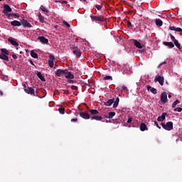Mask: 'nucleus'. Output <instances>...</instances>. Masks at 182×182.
Masks as SVG:
<instances>
[{
  "label": "nucleus",
  "mask_w": 182,
  "mask_h": 182,
  "mask_svg": "<svg viewBox=\"0 0 182 182\" xmlns=\"http://www.w3.org/2000/svg\"><path fill=\"white\" fill-rule=\"evenodd\" d=\"M1 53H3V55H5L6 56H9V51H8L6 48H1Z\"/></svg>",
  "instance_id": "bb28decb"
},
{
  "label": "nucleus",
  "mask_w": 182,
  "mask_h": 182,
  "mask_svg": "<svg viewBox=\"0 0 182 182\" xmlns=\"http://www.w3.org/2000/svg\"><path fill=\"white\" fill-rule=\"evenodd\" d=\"M166 116H167V113L166 112L162 113L161 116L158 117L157 121L164 122V120H166Z\"/></svg>",
  "instance_id": "dca6fc26"
},
{
  "label": "nucleus",
  "mask_w": 182,
  "mask_h": 182,
  "mask_svg": "<svg viewBox=\"0 0 182 182\" xmlns=\"http://www.w3.org/2000/svg\"><path fill=\"white\" fill-rule=\"evenodd\" d=\"M8 41L11 43V44L13 45V46H19V43L16 41V39L12 37L9 38Z\"/></svg>",
  "instance_id": "1a4fd4ad"
},
{
  "label": "nucleus",
  "mask_w": 182,
  "mask_h": 182,
  "mask_svg": "<svg viewBox=\"0 0 182 182\" xmlns=\"http://www.w3.org/2000/svg\"><path fill=\"white\" fill-rule=\"evenodd\" d=\"M63 23H64L67 28H70V24H69L67 21H64Z\"/></svg>",
  "instance_id": "58836bf2"
},
{
  "label": "nucleus",
  "mask_w": 182,
  "mask_h": 182,
  "mask_svg": "<svg viewBox=\"0 0 182 182\" xmlns=\"http://www.w3.org/2000/svg\"><path fill=\"white\" fill-rule=\"evenodd\" d=\"M178 104H180V100H176L173 104H172V107L174 109L176 106H177Z\"/></svg>",
  "instance_id": "72a5a7b5"
},
{
  "label": "nucleus",
  "mask_w": 182,
  "mask_h": 182,
  "mask_svg": "<svg viewBox=\"0 0 182 182\" xmlns=\"http://www.w3.org/2000/svg\"><path fill=\"white\" fill-rule=\"evenodd\" d=\"M167 63V61H164L160 64V66H163V65H166Z\"/></svg>",
  "instance_id": "09e8293b"
},
{
  "label": "nucleus",
  "mask_w": 182,
  "mask_h": 182,
  "mask_svg": "<svg viewBox=\"0 0 182 182\" xmlns=\"http://www.w3.org/2000/svg\"><path fill=\"white\" fill-rule=\"evenodd\" d=\"M12 58H13L14 59H18V55H16V54H13V55H12Z\"/></svg>",
  "instance_id": "49530a36"
},
{
  "label": "nucleus",
  "mask_w": 182,
  "mask_h": 182,
  "mask_svg": "<svg viewBox=\"0 0 182 182\" xmlns=\"http://www.w3.org/2000/svg\"><path fill=\"white\" fill-rule=\"evenodd\" d=\"M161 124L164 130H167L168 132L173 130V123L171 122H168L166 123L161 122Z\"/></svg>",
  "instance_id": "20e7f679"
},
{
  "label": "nucleus",
  "mask_w": 182,
  "mask_h": 182,
  "mask_svg": "<svg viewBox=\"0 0 182 182\" xmlns=\"http://www.w3.org/2000/svg\"><path fill=\"white\" fill-rule=\"evenodd\" d=\"M8 12H12V9H11V6L8 4L4 5V9H3V14H8Z\"/></svg>",
  "instance_id": "9b49d317"
},
{
  "label": "nucleus",
  "mask_w": 182,
  "mask_h": 182,
  "mask_svg": "<svg viewBox=\"0 0 182 182\" xmlns=\"http://www.w3.org/2000/svg\"><path fill=\"white\" fill-rule=\"evenodd\" d=\"M65 79H75V75L72 74V72H69L68 70L64 74Z\"/></svg>",
  "instance_id": "9d476101"
},
{
  "label": "nucleus",
  "mask_w": 182,
  "mask_h": 182,
  "mask_svg": "<svg viewBox=\"0 0 182 182\" xmlns=\"http://www.w3.org/2000/svg\"><path fill=\"white\" fill-rule=\"evenodd\" d=\"M133 122V119L132 117H129L127 120V123H132Z\"/></svg>",
  "instance_id": "a18cd8bd"
},
{
  "label": "nucleus",
  "mask_w": 182,
  "mask_h": 182,
  "mask_svg": "<svg viewBox=\"0 0 182 182\" xmlns=\"http://www.w3.org/2000/svg\"><path fill=\"white\" fill-rule=\"evenodd\" d=\"M174 112H178L180 113V112H182V108L181 107L175 108Z\"/></svg>",
  "instance_id": "4c0bfd02"
},
{
  "label": "nucleus",
  "mask_w": 182,
  "mask_h": 182,
  "mask_svg": "<svg viewBox=\"0 0 182 182\" xmlns=\"http://www.w3.org/2000/svg\"><path fill=\"white\" fill-rule=\"evenodd\" d=\"M36 75L41 80L42 82H46L45 77L42 75V73L39 71L37 72Z\"/></svg>",
  "instance_id": "b1692460"
},
{
  "label": "nucleus",
  "mask_w": 182,
  "mask_h": 182,
  "mask_svg": "<svg viewBox=\"0 0 182 182\" xmlns=\"http://www.w3.org/2000/svg\"><path fill=\"white\" fill-rule=\"evenodd\" d=\"M114 103V98L109 100L107 102L104 103L105 106H112Z\"/></svg>",
  "instance_id": "412c9836"
},
{
  "label": "nucleus",
  "mask_w": 182,
  "mask_h": 182,
  "mask_svg": "<svg viewBox=\"0 0 182 182\" xmlns=\"http://www.w3.org/2000/svg\"><path fill=\"white\" fill-rule=\"evenodd\" d=\"M147 90L153 93V95H157V90L150 85H148L146 87Z\"/></svg>",
  "instance_id": "2eb2a0df"
},
{
  "label": "nucleus",
  "mask_w": 182,
  "mask_h": 182,
  "mask_svg": "<svg viewBox=\"0 0 182 182\" xmlns=\"http://www.w3.org/2000/svg\"><path fill=\"white\" fill-rule=\"evenodd\" d=\"M95 8H97V9L98 11H100V9H102V6L97 4V5L95 6Z\"/></svg>",
  "instance_id": "ea45409f"
},
{
  "label": "nucleus",
  "mask_w": 182,
  "mask_h": 182,
  "mask_svg": "<svg viewBox=\"0 0 182 182\" xmlns=\"http://www.w3.org/2000/svg\"><path fill=\"white\" fill-rule=\"evenodd\" d=\"M169 29L171 31H175L176 32H182V28H176V26H170Z\"/></svg>",
  "instance_id": "4be33fe9"
},
{
  "label": "nucleus",
  "mask_w": 182,
  "mask_h": 182,
  "mask_svg": "<svg viewBox=\"0 0 182 182\" xmlns=\"http://www.w3.org/2000/svg\"><path fill=\"white\" fill-rule=\"evenodd\" d=\"M11 25H12V26H21L22 23H21V21L20 22L15 20L11 22Z\"/></svg>",
  "instance_id": "6ab92c4d"
},
{
  "label": "nucleus",
  "mask_w": 182,
  "mask_h": 182,
  "mask_svg": "<svg viewBox=\"0 0 182 182\" xmlns=\"http://www.w3.org/2000/svg\"><path fill=\"white\" fill-rule=\"evenodd\" d=\"M134 44L136 48H138V49H141L143 48V46H141V43H140L137 40H134Z\"/></svg>",
  "instance_id": "aec40b11"
},
{
  "label": "nucleus",
  "mask_w": 182,
  "mask_h": 182,
  "mask_svg": "<svg viewBox=\"0 0 182 182\" xmlns=\"http://www.w3.org/2000/svg\"><path fill=\"white\" fill-rule=\"evenodd\" d=\"M5 15L7 16L8 19H12V16H18L16 14L9 13H6Z\"/></svg>",
  "instance_id": "7c9ffc66"
},
{
  "label": "nucleus",
  "mask_w": 182,
  "mask_h": 182,
  "mask_svg": "<svg viewBox=\"0 0 182 182\" xmlns=\"http://www.w3.org/2000/svg\"><path fill=\"white\" fill-rule=\"evenodd\" d=\"M71 89H72L73 90H77V86H75V85H72V86H71Z\"/></svg>",
  "instance_id": "37998d69"
},
{
  "label": "nucleus",
  "mask_w": 182,
  "mask_h": 182,
  "mask_svg": "<svg viewBox=\"0 0 182 182\" xmlns=\"http://www.w3.org/2000/svg\"><path fill=\"white\" fill-rule=\"evenodd\" d=\"M165 46H168V48H173L174 47V44L172 42H164L163 43Z\"/></svg>",
  "instance_id": "a878e982"
},
{
  "label": "nucleus",
  "mask_w": 182,
  "mask_h": 182,
  "mask_svg": "<svg viewBox=\"0 0 182 182\" xmlns=\"http://www.w3.org/2000/svg\"><path fill=\"white\" fill-rule=\"evenodd\" d=\"M31 56H32L34 59H38V53H35V51H31Z\"/></svg>",
  "instance_id": "2f4dec72"
},
{
  "label": "nucleus",
  "mask_w": 182,
  "mask_h": 182,
  "mask_svg": "<svg viewBox=\"0 0 182 182\" xmlns=\"http://www.w3.org/2000/svg\"><path fill=\"white\" fill-rule=\"evenodd\" d=\"M155 23H156V26L160 27V26H163V21L160 18H156L155 20Z\"/></svg>",
  "instance_id": "393cba45"
},
{
  "label": "nucleus",
  "mask_w": 182,
  "mask_h": 182,
  "mask_svg": "<svg viewBox=\"0 0 182 182\" xmlns=\"http://www.w3.org/2000/svg\"><path fill=\"white\" fill-rule=\"evenodd\" d=\"M0 59H2L3 60H6V62H9V57L2 53H0Z\"/></svg>",
  "instance_id": "a211bd4d"
},
{
  "label": "nucleus",
  "mask_w": 182,
  "mask_h": 182,
  "mask_svg": "<svg viewBox=\"0 0 182 182\" xmlns=\"http://www.w3.org/2000/svg\"><path fill=\"white\" fill-rule=\"evenodd\" d=\"M58 112L60 114H65V108H59Z\"/></svg>",
  "instance_id": "e433bc0d"
},
{
  "label": "nucleus",
  "mask_w": 182,
  "mask_h": 182,
  "mask_svg": "<svg viewBox=\"0 0 182 182\" xmlns=\"http://www.w3.org/2000/svg\"><path fill=\"white\" fill-rule=\"evenodd\" d=\"M23 87L24 90H25V89H28V88H26V83H23Z\"/></svg>",
  "instance_id": "3c124183"
},
{
  "label": "nucleus",
  "mask_w": 182,
  "mask_h": 182,
  "mask_svg": "<svg viewBox=\"0 0 182 182\" xmlns=\"http://www.w3.org/2000/svg\"><path fill=\"white\" fill-rule=\"evenodd\" d=\"M104 80H113V77L110 75H107L104 77Z\"/></svg>",
  "instance_id": "f704fd0d"
},
{
  "label": "nucleus",
  "mask_w": 182,
  "mask_h": 182,
  "mask_svg": "<svg viewBox=\"0 0 182 182\" xmlns=\"http://www.w3.org/2000/svg\"><path fill=\"white\" fill-rule=\"evenodd\" d=\"M2 0H0V2Z\"/></svg>",
  "instance_id": "4d7b16f0"
},
{
  "label": "nucleus",
  "mask_w": 182,
  "mask_h": 182,
  "mask_svg": "<svg viewBox=\"0 0 182 182\" xmlns=\"http://www.w3.org/2000/svg\"><path fill=\"white\" fill-rule=\"evenodd\" d=\"M38 40L40 41L41 43H44L45 45H48V43H49V40H48V38H45L44 36L38 37Z\"/></svg>",
  "instance_id": "ddd939ff"
},
{
  "label": "nucleus",
  "mask_w": 182,
  "mask_h": 182,
  "mask_svg": "<svg viewBox=\"0 0 182 182\" xmlns=\"http://www.w3.org/2000/svg\"><path fill=\"white\" fill-rule=\"evenodd\" d=\"M127 26H128V28H132V22L127 21Z\"/></svg>",
  "instance_id": "c03bdc74"
},
{
  "label": "nucleus",
  "mask_w": 182,
  "mask_h": 182,
  "mask_svg": "<svg viewBox=\"0 0 182 182\" xmlns=\"http://www.w3.org/2000/svg\"><path fill=\"white\" fill-rule=\"evenodd\" d=\"M89 112H80V116L85 120H89V119H90V120H97V122H102V120H103V117L98 115L100 114V112L97 111V109H90Z\"/></svg>",
  "instance_id": "f257e3e1"
},
{
  "label": "nucleus",
  "mask_w": 182,
  "mask_h": 182,
  "mask_svg": "<svg viewBox=\"0 0 182 182\" xmlns=\"http://www.w3.org/2000/svg\"><path fill=\"white\" fill-rule=\"evenodd\" d=\"M170 36H171V41H173V42H174L176 40V38L174 37V36L170 34Z\"/></svg>",
  "instance_id": "79ce46f5"
},
{
  "label": "nucleus",
  "mask_w": 182,
  "mask_h": 182,
  "mask_svg": "<svg viewBox=\"0 0 182 182\" xmlns=\"http://www.w3.org/2000/svg\"><path fill=\"white\" fill-rule=\"evenodd\" d=\"M73 82H74V80H68V83H73Z\"/></svg>",
  "instance_id": "864d4df0"
},
{
  "label": "nucleus",
  "mask_w": 182,
  "mask_h": 182,
  "mask_svg": "<svg viewBox=\"0 0 182 182\" xmlns=\"http://www.w3.org/2000/svg\"><path fill=\"white\" fill-rule=\"evenodd\" d=\"M38 18L40 22H41V23H43V22H45V17L43 16H42L41 14H38Z\"/></svg>",
  "instance_id": "c85d7f7f"
},
{
  "label": "nucleus",
  "mask_w": 182,
  "mask_h": 182,
  "mask_svg": "<svg viewBox=\"0 0 182 182\" xmlns=\"http://www.w3.org/2000/svg\"><path fill=\"white\" fill-rule=\"evenodd\" d=\"M30 63H31V65H33V66H35V68H36V65H35V64L33 63V61H32V60H30Z\"/></svg>",
  "instance_id": "de8ad7c7"
},
{
  "label": "nucleus",
  "mask_w": 182,
  "mask_h": 182,
  "mask_svg": "<svg viewBox=\"0 0 182 182\" xmlns=\"http://www.w3.org/2000/svg\"><path fill=\"white\" fill-rule=\"evenodd\" d=\"M154 124L155 126H156V127H158V129H161V127L159 125V122H157V121L154 122Z\"/></svg>",
  "instance_id": "a19ab883"
},
{
  "label": "nucleus",
  "mask_w": 182,
  "mask_h": 182,
  "mask_svg": "<svg viewBox=\"0 0 182 182\" xmlns=\"http://www.w3.org/2000/svg\"><path fill=\"white\" fill-rule=\"evenodd\" d=\"M118 89L119 90H121V92H127V90H129L127 87L124 85H119Z\"/></svg>",
  "instance_id": "5701e85b"
},
{
  "label": "nucleus",
  "mask_w": 182,
  "mask_h": 182,
  "mask_svg": "<svg viewBox=\"0 0 182 182\" xmlns=\"http://www.w3.org/2000/svg\"><path fill=\"white\" fill-rule=\"evenodd\" d=\"M67 69L62 70V69H58L55 70V73L58 77H61V76H65V73H66Z\"/></svg>",
  "instance_id": "39448f33"
},
{
  "label": "nucleus",
  "mask_w": 182,
  "mask_h": 182,
  "mask_svg": "<svg viewBox=\"0 0 182 182\" xmlns=\"http://www.w3.org/2000/svg\"><path fill=\"white\" fill-rule=\"evenodd\" d=\"M154 80L155 82H159L161 86H163L164 85V77L161 75H156Z\"/></svg>",
  "instance_id": "423d86ee"
},
{
  "label": "nucleus",
  "mask_w": 182,
  "mask_h": 182,
  "mask_svg": "<svg viewBox=\"0 0 182 182\" xmlns=\"http://www.w3.org/2000/svg\"><path fill=\"white\" fill-rule=\"evenodd\" d=\"M90 18L92 22H95V23H100V22H106V21H107V19L105 18V16L102 15H97V16L90 15Z\"/></svg>",
  "instance_id": "f03ea898"
},
{
  "label": "nucleus",
  "mask_w": 182,
  "mask_h": 182,
  "mask_svg": "<svg viewBox=\"0 0 182 182\" xmlns=\"http://www.w3.org/2000/svg\"><path fill=\"white\" fill-rule=\"evenodd\" d=\"M71 49L73 53L75 55L76 58H79L80 56H82V52H80L79 47H77L76 44H73L71 46Z\"/></svg>",
  "instance_id": "7ed1b4c3"
},
{
  "label": "nucleus",
  "mask_w": 182,
  "mask_h": 182,
  "mask_svg": "<svg viewBox=\"0 0 182 182\" xmlns=\"http://www.w3.org/2000/svg\"><path fill=\"white\" fill-rule=\"evenodd\" d=\"M53 60H55V56L52 54L49 55L48 65L50 68H53Z\"/></svg>",
  "instance_id": "4468645a"
},
{
  "label": "nucleus",
  "mask_w": 182,
  "mask_h": 182,
  "mask_svg": "<svg viewBox=\"0 0 182 182\" xmlns=\"http://www.w3.org/2000/svg\"><path fill=\"white\" fill-rule=\"evenodd\" d=\"M24 92L28 95H33V96H36L35 94V90L32 87H28L27 89H24Z\"/></svg>",
  "instance_id": "6e6552de"
},
{
  "label": "nucleus",
  "mask_w": 182,
  "mask_h": 182,
  "mask_svg": "<svg viewBox=\"0 0 182 182\" xmlns=\"http://www.w3.org/2000/svg\"><path fill=\"white\" fill-rule=\"evenodd\" d=\"M114 116H116V112H109V116H108L109 119H113Z\"/></svg>",
  "instance_id": "473e14b6"
},
{
  "label": "nucleus",
  "mask_w": 182,
  "mask_h": 182,
  "mask_svg": "<svg viewBox=\"0 0 182 182\" xmlns=\"http://www.w3.org/2000/svg\"><path fill=\"white\" fill-rule=\"evenodd\" d=\"M0 96H4V92L0 91Z\"/></svg>",
  "instance_id": "5fc2aeb1"
},
{
  "label": "nucleus",
  "mask_w": 182,
  "mask_h": 182,
  "mask_svg": "<svg viewBox=\"0 0 182 182\" xmlns=\"http://www.w3.org/2000/svg\"><path fill=\"white\" fill-rule=\"evenodd\" d=\"M168 97L169 99H171V95L169 94V95H168Z\"/></svg>",
  "instance_id": "6e6d98bb"
},
{
  "label": "nucleus",
  "mask_w": 182,
  "mask_h": 182,
  "mask_svg": "<svg viewBox=\"0 0 182 182\" xmlns=\"http://www.w3.org/2000/svg\"><path fill=\"white\" fill-rule=\"evenodd\" d=\"M21 25H23V28H32V25L25 19L21 20Z\"/></svg>",
  "instance_id": "f8f14e48"
},
{
  "label": "nucleus",
  "mask_w": 182,
  "mask_h": 182,
  "mask_svg": "<svg viewBox=\"0 0 182 182\" xmlns=\"http://www.w3.org/2000/svg\"><path fill=\"white\" fill-rule=\"evenodd\" d=\"M61 4H68V1H63V0H61L60 1Z\"/></svg>",
  "instance_id": "8fccbe9b"
},
{
  "label": "nucleus",
  "mask_w": 182,
  "mask_h": 182,
  "mask_svg": "<svg viewBox=\"0 0 182 182\" xmlns=\"http://www.w3.org/2000/svg\"><path fill=\"white\" fill-rule=\"evenodd\" d=\"M161 102L163 105H166V103H167V93L166 92L161 93Z\"/></svg>",
  "instance_id": "0eeeda50"
},
{
  "label": "nucleus",
  "mask_w": 182,
  "mask_h": 182,
  "mask_svg": "<svg viewBox=\"0 0 182 182\" xmlns=\"http://www.w3.org/2000/svg\"><path fill=\"white\" fill-rule=\"evenodd\" d=\"M71 122H77V118L72 119Z\"/></svg>",
  "instance_id": "603ef678"
},
{
  "label": "nucleus",
  "mask_w": 182,
  "mask_h": 182,
  "mask_svg": "<svg viewBox=\"0 0 182 182\" xmlns=\"http://www.w3.org/2000/svg\"><path fill=\"white\" fill-rule=\"evenodd\" d=\"M40 9H41V11H43V12H45L46 14H49V10L43 6V5H41Z\"/></svg>",
  "instance_id": "c756f323"
},
{
  "label": "nucleus",
  "mask_w": 182,
  "mask_h": 182,
  "mask_svg": "<svg viewBox=\"0 0 182 182\" xmlns=\"http://www.w3.org/2000/svg\"><path fill=\"white\" fill-rule=\"evenodd\" d=\"M173 43H174L175 46H176V48H178V49H180V44H179V43H178V41L175 40V41H173Z\"/></svg>",
  "instance_id": "c9c22d12"
},
{
  "label": "nucleus",
  "mask_w": 182,
  "mask_h": 182,
  "mask_svg": "<svg viewBox=\"0 0 182 182\" xmlns=\"http://www.w3.org/2000/svg\"><path fill=\"white\" fill-rule=\"evenodd\" d=\"M140 130L141 132H146V130H149V128H147V125H146V124L142 122L140 124Z\"/></svg>",
  "instance_id": "f3484780"
},
{
  "label": "nucleus",
  "mask_w": 182,
  "mask_h": 182,
  "mask_svg": "<svg viewBox=\"0 0 182 182\" xmlns=\"http://www.w3.org/2000/svg\"><path fill=\"white\" fill-rule=\"evenodd\" d=\"M120 102V99L119 97L116 98L115 101H114L113 108L117 107L119 106V102Z\"/></svg>",
  "instance_id": "cd10ccee"
}]
</instances>
